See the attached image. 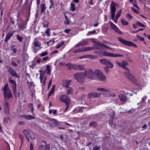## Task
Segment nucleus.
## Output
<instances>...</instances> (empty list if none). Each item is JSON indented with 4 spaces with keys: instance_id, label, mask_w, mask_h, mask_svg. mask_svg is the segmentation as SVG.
<instances>
[{
    "instance_id": "obj_48",
    "label": "nucleus",
    "mask_w": 150,
    "mask_h": 150,
    "mask_svg": "<svg viewBox=\"0 0 150 150\" xmlns=\"http://www.w3.org/2000/svg\"><path fill=\"white\" fill-rule=\"evenodd\" d=\"M126 17L129 19H132L133 18V16L129 13H128L126 15Z\"/></svg>"
},
{
    "instance_id": "obj_4",
    "label": "nucleus",
    "mask_w": 150,
    "mask_h": 150,
    "mask_svg": "<svg viewBox=\"0 0 150 150\" xmlns=\"http://www.w3.org/2000/svg\"><path fill=\"white\" fill-rule=\"evenodd\" d=\"M26 138L27 139L28 141H30L34 139L35 137V135L33 133V131L30 130H25L23 132Z\"/></svg>"
},
{
    "instance_id": "obj_25",
    "label": "nucleus",
    "mask_w": 150,
    "mask_h": 150,
    "mask_svg": "<svg viewBox=\"0 0 150 150\" xmlns=\"http://www.w3.org/2000/svg\"><path fill=\"white\" fill-rule=\"evenodd\" d=\"M55 88V85H54L52 86V88L51 89V91H50L48 96V97H50L51 96L52 94L54 93V90Z\"/></svg>"
},
{
    "instance_id": "obj_40",
    "label": "nucleus",
    "mask_w": 150,
    "mask_h": 150,
    "mask_svg": "<svg viewBox=\"0 0 150 150\" xmlns=\"http://www.w3.org/2000/svg\"><path fill=\"white\" fill-rule=\"evenodd\" d=\"M11 78H9L8 79V81L9 82L11 83L13 85V84H15L16 83V81L14 80H12Z\"/></svg>"
},
{
    "instance_id": "obj_63",
    "label": "nucleus",
    "mask_w": 150,
    "mask_h": 150,
    "mask_svg": "<svg viewBox=\"0 0 150 150\" xmlns=\"http://www.w3.org/2000/svg\"><path fill=\"white\" fill-rule=\"evenodd\" d=\"M24 124L25 122L23 121H20L18 122V124L19 125H23Z\"/></svg>"
},
{
    "instance_id": "obj_50",
    "label": "nucleus",
    "mask_w": 150,
    "mask_h": 150,
    "mask_svg": "<svg viewBox=\"0 0 150 150\" xmlns=\"http://www.w3.org/2000/svg\"><path fill=\"white\" fill-rule=\"evenodd\" d=\"M19 136L20 137V138L21 139V141H22V143H23V142L24 139V137L21 134H19Z\"/></svg>"
},
{
    "instance_id": "obj_11",
    "label": "nucleus",
    "mask_w": 150,
    "mask_h": 150,
    "mask_svg": "<svg viewBox=\"0 0 150 150\" xmlns=\"http://www.w3.org/2000/svg\"><path fill=\"white\" fill-rule=\"evenodd\" d=\"M103 55L112 57H123V55L118 54H114L112 53H109L106 51H103L102 52Z\"/></svg>"
},
{
    "instance_id": "obj_43",
    "label": "nucleus",
    "mask_w": 150,
    "mask_h": 150,
    "mask_svg": "<svg viewBox=\"0 0 150 150\" xmlns=\"http://www.w3.org/2000/svg\"><path fill=\"white\" fill-rule=\"evenodd\" d=\"M132 4L134 6L139 9V8L137 4L136 1L135 0H134L133 1V2L132 3Z\"/></svg>"
},
{
    "instance_id": "obj_37",
    "label": "nucleus",
    "mask_w": 150,
    "mask_h": 150,
    "mask_svg": "<svg viewBox=\"0 0 150 150\" xmlns=\"http://www.w3.org/2000/svg\"><path fill=\"white\" fill-rule=\"evenodd\" d=\"M71 6L70 7V10L72 11H74L75 10V7L74 4L72 2L71 4Z\"/></svg>"
},
{
    "instance_id": "obj_29",
    "label": "nucleus",
    "mask_w": 150,
    "mask_h": 150,
    "mask_svg": "<svg viewBox=\"0 0 150 150\" xmlns=\"http://www.w3.org/2000/svg\"><path fill=\"white\" fill-rule=\"evenodd\" d=\"M12 88L13 89V92L14 93V95H16V84H13L12 86Z\"/></svg>"
},
{
    "instance_id": "obj_62",
    "label": "nucleus",
    "mask_w": 150,
    "mask_h": 150,
    "mask_svg": "<svg viewBox=\"0 0 150 150\" xmlns=\"http://www.w3.org/2000/svg\"><path fill=\"white\" fill-rule=\"evenodd\" d=\"M11 64L14 67H17L18 66L17 64L14 61H12Z\"/></svg>"
},
{
    "instance_id": "obj_27",
    "label": "nucleus",
    "mask_w": 150,
    "mask_h": 150,
    "mask_svg": "<svg viewBox=\"0 0 150 150\" xmlns=\"http://www.w3.org/2000/svg\"><path fill=\"white\" fill-rule=\"evenodd\" d=\"M41 13H42L43 12H44V11L46 7H45V4H43L41 5Z\"/></svg>"
},
{
    "instance_id": "obj_49",
    "label": "nucleus",
    "mask_w": 150,
    "mask_h": 150,
    "mask_svg": "<svg viewBox=\"0 0 150 150\" xmlns=\"http://www.w3.org/2000/svg\"><path fill=\"white\" fill-rule=\"evenodd\" d=\"M48 54L47 52H44L40 54L41 57H43L47 55Z\"/></svg>"
},
{
    "instance_id": "obj_19",
    "label": "nucleus",
    "mask_w": 150,
    "mask_h": 150,
    "mask_svg": "<svg viewBox=\"0 0 150 150\" xmlns=\"http://www.w3.org/2000/svg\"><path fill=\"white\" fill-rule=\"evenodd\" d=\"M119 98L120 101L125 103L128 100L127 97L123 94H121L119 96Z\"/></svg>"
},
{
    "instance_id": "obj_13",
    "label": "nucleus",
    "mask_w": 150,
    "mask_h": 150,
    "mask_svg": "<svg viewBox=\"0 0 150 150\" xmlns=\"http://www.w3.org/2000/svg\"><path fill=\"white\" fill-rule=\"evenodd\" d=\"M93 49V47H81L75 50L74 51L73 53H76L89 51L92 50Z\"/></svg>"
},
{
    "instance_id": "obj_31",
    "label": "nucleus",
    "mask_w": 150,
    "mask_h": 150,
    "mask_svg": "<svg viewBox=\"0 0 150 150\" xmlns=\"http://www.w3.org/2000/svg\"><path fill=\"white\" fill-rule=\"evenodd\" d=\"M47 71V73L48 75L50 74V71H51V69L50 67V66L49 65H47L46 66V69L45 71Z\"/></svg>"
},
{
    "instance_id": "obj_47",
    "label": "nucleus",
    "mask_w": 150,
    "mask_h": 150,
    "mask_svg": "<svg viewBox=\"0 0 150 150\" xmlns=\"http://www.w3.org/2000/svg\"><path fill=\"white\" fill-rule=\"evenodd\" d=\"M45 33H46V35L47 36L49 37L50 36V30L49 28L47 29L45 31Z\"/></svg>"
},
{
    "instance_id": "obj_28",
    "label": "nucleus",
    "mask_w": 150,
    "mask_h": 150,
    "mask_svg": "<svg viewBox=\"0 0 150 150\" xmlns=\"http://www.w3.org/2000/svg\"><path fill=\"white\" fill-rule=\"evenodd\" d=\"M97 90L100 91H102L107 92H109L110 91V90L109 89H107L103 88H98L97 89Z\"/></svg>"
},
{
    "instance_id": "obj_9",
    "label": "nucleus",
    "mask_w": 150,
    "mask_h": 150,
    "mask_svg": "<svg viewBox=\"0 0 150 150\" xmlns=\"http://www.w3.org/2000/svg\"><path fill=\"white\" fill-rule=\"evenodd\" d=\"M118 39L122 43L125 45L130 46H133L136 48L137 47V46L135 44L132 42L125 40L122 38L119 37L118 38Z\"/></svg>"
},
{
    "instance_id": "obj_7",
    "label": "nucleus",
    "mask_w": 150,
    "mask_h": 150,
    "mask_svg": "<svg viewBox=\"0 0 150 150\" xmlns=\"http://www.w3.org/2000/svg\"><path fill=\"white\" fill-rule=\"evenodd\" d=\"M33 0H30V4H28V1L27 0L23 6L24 10L26 11L27 13V18H29L30 16V11L31 8V5Z\"/></svg>"
},
{
    "instance_id": "obj_54",
    "label": "nucleus",
    "mask_w": 150,
    "mask_h": 150,
    "mask_svg": "<svg viewBox=\"0 0 150 150\" xmlns=\"http://www.w3.org/2000/svg\"><path fill=\"white\" fill-rule=\"evenodd\" d=\"M49 59V57L48 56L46 57H44L42 59V62L46 61L48 60Z\"/></svg>"
},
{
    "instance_id": "obj_33",
    "label": "nucleus",
    "mask_w": 150,
    "mask_h": 150,
    "mask_svg": "<svg viewBox=\"0 0 150 150\" xmlns=\"http://www.w3.org/2000/svg\"><path fill=\"white\" fill-rule=\"evenodd\" d=\"M74 65V64H72L70 63H69L67 64V68L69 70H71V69H73Z\"/></svg>"
},
{
    "instance_id": "obj_64",
    "label": "nucleus",
    "mask_w": 150,
    "mask_h": 150,
    "mask_svg": "<svg viewBox=\"0 0 150 150\" xmlns=\"http://www.w3.org/2000/svg\"><path fill=\"white\" fill-rule=\"evenodd\" d=\"M70 31V29H66L64 30V32L66 33L67 34L69 33Z\"/></svg>"
},
{
    "instance_id": "obj_32",
    "label": "nucleus",
    "mask_w": 150,
    "mask_h": 150,
    "mask_svg": "<svg viewBox=\"0 0 150 150\" xmlns=\"http://www.w3.org/2000/svg\"><path fill=\"white\" fill-rule=\"evenodd\" d=\"M70 83V81H66L65 83L64 86L67 88H68Z\"/></svg>"
},
{
    "instance_id": "obj_41",
    "label": "nucleus",
    "mask_w": 150,
    "mask_h": 150,
    "mask_svg": "<svg viewBox=\"0 0 150 150\" xmlns=\"http://www.w3.org/2000/svg\"><path fill=\"white\" fill-rule=\"evenodd\" d=\"M121 22L124 25H128V23L125 20V19H121Z\"/></svg>"
},
{
    "instance_id": "obj_59",
    "label": "nucleus",
    "mask_w": 150,
    "mask_h": 150,
    "mask_svg": "<svg viewBox=\"0 0 150 150\" xmlns=\"http://www.w3.org/2000/svg\"><path fill=\"white\" fill-rule=\"evenodd\" d=\"M138 25L137 24V22H136V23L134 24H133V28H137L138 27Z\"/></svg>"
},
{
    "instance_id": "obj_53",
    "label": "nucleus",
    "mask_w": 150,
    "mask_h": 150,
    "mask_svg": "<svg viewBox=\"0 0 150 150\" xmlns=\"http://www.w3.org/2000/svg\"><path fill=\"white\" fill-rule=\"evenodd\" d=\"M64 23L65 25H69V21L68 19H65Z\"/></svg>"
},
{
    "instance_id": "obj_20",
    "label": "nucleus",
    "mask_w": 150,
    "mask_h": 150,
    "mask_svg": "<svg viewBox=\"0 0 150 150\" xmlns=\"http://www.w3.org/2000/svg\"><path fill=\"white\" fill-rule=\"evenodd\" d=\"M116 62L117 63V64L120 66L122 67L123 69L125 70H127L126 68H127L126 66L128 64L127 62L125 61H122V63L118 62L116 61Z\"/></svg>"
},
{
    "instance_id": "obj_2",
    "label": "nucleus",
    "mask_w": 150,
    "mask_h": 150,
    "mask_svg": "<svg viewBox=\"0 0 150 150\" xmlns=\"http://www.w3.org/2000/svg\"><path fill=\"white\" fill-rule=\"evenodd\" d=\"M4 90L3 95L5 101V103L4 105V112L7 114L9 113V104L8 102L6 101L7 98L9 99L12 96L9 88L8 86V84H6L5 85L4 88L3 89Z\"/></svg>"
},
{
    "instance_id": "obj_45",
    "label": "nucleus",
    "mask_w": 150,
    "mask_h": 150,
    "mask_svg": "<svg viewBox=\"0 0 150 150\" xmlns=\"http://www.w3.org/2000/svg\"><path fill=\"white\" fill-rule=\"evenodd\" d=\"M17 38L18 40L21 42L22 40L23 37L17 35Z\"/></svg>"
},
{
    "instance_id": "obj_24",
    "label": "nucleus",
    "mask_w": 150,
    "mask_h": 150,
    "mask_svg": "<svg viewBox=\"0 0 150 150\" xmlns=\"http://www.w3.org/2000/svg\"><path fill=\"white\" fill-rule=\"evenodd\" d=\"M49 146L48 144L45 146L40 145L39 146L40 150H50Z\"/></svg>"
},
{
    "instance_id": "obj_51",
    "label": "nucleus",
    "mask_w": 150,
    "mask_h": 150,
    "mask_svg": "<svg viewBox=\"0 0 150 150\" xmlns=\"http://www.w3.org/2000/svg\"><path fill=\"white\" fill-rule=\"evenodd\" d=\"M103 42L105 43L109 44V45H116V44H112V43L111 42H108L106 41H103Z\"/></svg>"
},
{
    "instance_id": "obj_10",
    "label": "nucleus",
    "mask_w": 150,
    "mask_h": 150,
    "mask_svg": "<svg viewBox=\"0 0 150 150\" xmlns=\"http://www.w3.org/2000/svg\"><path fill=\"white\" fill-rule=\"evenodd\" d=\"M100 62L101 63L106 65L109 68H112L114 67L113 64L108 60L105 59H100Z\"/></svg>"
},
{
    "instance_id": "obj_26",
    "label": "nucleus",
    "mask_w": 150,
    "mask_h": 150,
    "mask_svg": "<svg viewBox=\"0 0 150 150\" xmlns=\"http://www.w3.org/2000/svg\"><path fill=\"white\" fill-rule=\"evenodd\" d=\"M80 42L81 44V46H82L88 44V42L86 39L82 40Z\"/></svg>"
},
{
    "instance_id": "obj_1",
    "label": "nucleus",
    "mask_w": 150,
    "mask_h": 150,
    "mask_svg": "<svg viewBox=\"0 0 150 150\" xmlns=\"http://www.w3.org/2000/svg\"><path fill=\"white\" fill-rule=\"evenodd\" d=\"M86 77L87 76L89 78L93 79H98L101 81L105 80V77L101 71L98 69L95 70L94 73L92 69H90L85 71Z\"/></svg>"
},
{
    "instance_id": "obj_61",
    "label": "nucleus",
    "mask_w": 150,
    "mask_h": 150,
    "mask_svg": "<svg viewBox=\"0 0 150 150\" xmlns=\"http://www.w3.org/2000/svg\"><path fill=\"white\" fill-rule=\"evenodd\" d=\"M137 37L140 39V40L141 41H144V38L143 37H141L140 36L137 35Z\"/></svg>"
},
{
    "instance_id": "obj_46",
    "label": "nucleus",
    "mask_w": 150,
    "mask_h": 150,
    "mask_svg": "<svg viewBox=\"0 0 150 150\" xmlns=\"http://www.w3.org/2000/svg\"><path fill=\"white\" fill-rule=\"evenodd\" d=\"M137 22V24L138 25V26H140L141 27H145V25L143 24L140 23L139 22Z\"/></svg>"
},
{
    "instance_id": "obj_52",
    "label": "nucleus",
    "mask_w": 150,
    "mask_h": 150,
    "mask_svg": "<svg viewBox=\"0 0 150 150\" xmlns=\"http://www.w3.org/2000/svg\"><path fill=\"white\" fill-rule=\"evenodd\" d=\"M29 106L31 108V111L33 112L34 109V108L33 106V104L32 103L30 104H29Z\"/></svg>"
},
{
    "instance_id": "obj_15",
    "label": "nucleus",
    "mask_w": 150,
    "mask_h": 150,
    "mask_svg": "<svg viewBox=\"0 0 150 150\" xmlns=\"http://www.w3.org/2000/svg\"><path fill=\"white\" fill-rule=\"evenodd\" d=\"M61 101L65 103L66 104L70 103V99L66 95H62L60 98Z\"/></svg>"
},
{
    "instance_id": "obj_38",
    "label": "nucleus",
    "mask_w": 150,
    "mask_h": 150,
    "mask_svg": "<svg viewBox=\"0 0 150 150\" xmlns=\"http://www.w3.org/2000/svg\"><path fill=\"white\" fill-rule=\"evenodd\" d=\"M89 125L92 127H95L97 125V124L95 122H92L89 124Z\"/></svg>"
},
{
    "instance_id": "obj_17",
    "label": "nucleus",
    "mask_w": 150,
    "mask_h": 150,
    "mask_svg": "<svg viewBox=\"0 0 150 150\" xmlns=\"http://www.w3.org/2000/svg\"><path fill=\"white\" fill-rule=\"evenodd\" d=\"M73 69L76 70L83 71L85 70V68L83 65L74 64V65L73 66Z\"/></svg>"
},
{
    "instance_id": "obj_23",
    "label": "nucleus",
    "mask_w": 150,
    "mask_h": 150,
    "mask_svg": "<svg viewBox=\"0 0 150 150\" xmlns=\"http://www.w3.org/2000/svg\"><path fill=\"white\" fill-rule=\"evenodd\" d=\"M15 31L7 33L6 35L4 41L5 42H7L10 39V38L12 36L13 33H14Z\"/></svg>"
},
{
    "instance_id": "obj_57",
    "label": "nucleus",
    "mask_w": 150,
    "mask_h": 150,
    "mask_svg": "<svg viewBox=\"0 0 150 150\" xmlns=\"http://www.w3.org/2000/svg\"><path fill=\"white\" fill-rule=\"evenodd\" d=\"M132 10L135 13H138V11L135 9L134 8V7H132L131 8Z\"/></svg>"
},
{
    "instance_id": "obj_8",
    "label": "nucleus",
    "mask_w": 150,
    "mask_h": 150,
    "mask_svg": "<svg viewBox=\"0 0 150 150\" xmlns=\"http://www.w3.org/2000/svg\"><path fill=\"white\" fill-rule=\"evenodd\" d=\"M117 5V4L115 3L113 1L111 3L110 7L111 19H115V13L116 11V5Z\"/></svg>"
},
{
    "instance_id": "obj_39",
    "label": "nucleus",
    "mask_w": 150,
    "mask_h": 150,
    "mask_svg": "<svg viewBox=\"0 0 150 150\" xmlns=\"http://www.w3.org/2000/svg\"><path fill=\"white\" fill-rule=\"evenodd\" d=\"M64 42L63 41H62L60 43L58 44L57 46V48L58 49L62 45H64Z\"/></svg>"
},
{
    "instance_id": "obj_22",
    "label": "nucleus",
    "mask_w": 150,
    "mask_h": 150,
    "mask_svg": "<svg viewBox=\"0 0 150 150\" xmlns=\"http://www.w3.org/2000/svg\"><path fill=\"white\" fill-rule=\"evenodd\" d=\"M100 95V93H97L96 92H92L90 93L88 95V97L89 98L93 97L94 98L99 97Z\"/></svg>"
},
{
    "instance_id": "obj_55",
    "label": "nucleus",
    "mask_w": 150,
    "mask_h": 150,
    "mask_svg": "<svg viewBox=\"0 0 150 150\" xmlns=\"http://www.w3.org/2000/svg\"><path fill=\"white\" fill-rule=\"evenodd\" d=\"M50 3L51 4V5L50 6V8H52V6H54V2L53 1H52V0H50Z\"/></svg>"
},
{
    "instance_id": "obj_56",
    "label": "nucleus",
    "mask_w": 150,
    "mask_h": 150,
    "mask_svg": "<svg viewBox=\"0 0 150 150\" xmlns=\"http://www.w3.org/2000/svg\"><path fill=\"white\" fill-rule=\"evenodd\" d=\"M100 147L99 146H96L93 149V150H100Z\"/></svg>"
},
{
    "instance_id": "obj_12",
    "label": "nucleus",
    "mask_w": 150,
    "mask_h": 150,
    "mask_svg": "<svg viewBox=\"0 0 150 150\" xmlns=\"http://www.w3.org/2000/svg\"><path fill=\"white\" fill-rule=\"evenodd\" d=\"M7 71L12 76L16 78H19V75L16 73L15 70L13 68L8 66L7 67Z\"/></svg>"
},
{
    "instance_id": "obj_60",
    "label": "nucleus",
    "mask_w": 150,
    "mask_h": 150,
    "mask_svg": "<svg viewBox=\"0 0 150 150\" xmlns=\"http://www.w3.org/2000/svg\"><path fill=\"white\" fill-rule=\"evenodd\" d=\"M34 147L33 144L30 143V150H33Z\"/></svg>"
},
{
    "instance_id": "obj_6",
    "label": "nucleus",
    "mask_w": 150,
    "mask_h": 150,
    "mask_svg": "<svg viewBox=\"0 0 150 150\" xmlns=\"http://www.w3.org/2000/svg\"><path fill=\"white\" fill-rule=\"evenodd\" d=\"M103 47L114 51V50L112 48L105 45L104 44L100 42H97L96 43L94 46L95 48L97 50H105L103 48Z\"/></svg>"
},
{
    "instance_id": "obj_58",
    "label": "nucleus",
    "mask_w": 150,
    "mask_h": 150,
    "mask_svg": "<svg viewBox=\"0 0 150 150\" xmlns=\"http://www.w3.org/2000/svg\"><path fill=\"white\" fill-rule=\"evenodd\" d=\"M109 67H108V66L107 67H105L104 68V69L107 73H108V71H109Z\"/></svg>"
},
{
    "instance_id": "obj_34",
    "label": "nucleus",
    "mask_w": 150,
    "mask_h": 150,
    "mask_svg": "<svg viewBox=\"0 0 150 150\" xmlns=\"http://www.w3.org/2000/svg\"><path fill=\"white\" fill-rule=\"evenodd\" d=\"M49 23L47 21H45L43 23V27L45 28H47L49 26Z\"/></svg>"
},
{
    "instance_id": "obj_36",
    "label": "nucleus",
    "mask_w": 150,
    "mask_h": 150,
    "mask_svg": "<svg viewBox=\"0 0 150 150\" xmlns=\"http://www.w3.org/2000/svg\"><path fill=\"white\" fill-rule=\"evenodd\" d=\"M34 45L35 47H39L41 45L39 42L35 40L34 42Z\"/></svg>"
},
{
    "instance_id": "obj_16",
    "label": "nucleus",
    "mask_w": 150,
    "mask_h": 150,
    "mask_svg": "<svg viewBox=\"0 0 150 150\" xmlns=\"http://www.w3.org/2000/svg\"><path fill=\"white\" fill-rule=\"evenodd\" d=\"M48 122L50 126L52 127H56L59 124L57 120L54 119H50Z\"/></svg>"
},
{
    "instance_id": "obj_18",
    "label": "nucleus",
    "mask_w": 150,
    "mask_h": 150,
    "mask_svg": "<svg viewBox=\"0 0 150 150\" xmlns=\"http://www.w3.org/2000/svg\"><path fill=\"white\" fill-rule=\"evenodd\" d=\"M19 117L22 120L25 119L26 120H30L33 119L35 118L33 116L31 115H23L19 116Z\"/></svg>"
},
{
    "instance_id": "obj_14",
    "label": "nucleus",
    "mask_w": 150,
    "mask_h": 150,
    "mask_svg": "<svg viewBox=\"0 0 150 150\" xmlns=\"http://www.w3.org/2000/svg\"><path fill=\"white\" fill-rule=\"evenodd\" d=\"M109 23L110 26L112 30L120 34H122V33L119 30L117 26L112 22L110 21Z\"/></svg>"
},
{
    "instance_id": "obj_21",
    "label": "nucleus",
    "mask_w": 150,
    "mask_h": 150,
    "mask_svg": "<svg viewBox=\"0 0 150 150\" xmlns=\"http://www.w3.org/2000/svg\"><path fill=\"white\" fill-rule=\"evenodd\" d=\"M28 20L29 19H27L26 23L24 22H23L18 25L19 30V31H23L26 28L27 22Z\"/></svg>"
},
{
    "instance_id": "obj_30",
    "label": "nucleus",
    "mask_w": 150,
    "mask_h": 150,
    "mask_svg": "<svg viewBox=\"0 0 150 150\" xmlns=\"http://www.w3.org/2000/svg\"><path fill=\"white\" fill-rule=\"evenodd\" d=\"M72 91V88L71 87H68L66 89V92L68 95L71 93Z\"/></svg>"
},
{
    "instance_id": "obj_3",
    "label": "nucleus",
    "mask_w": 150,
    "mask_h": 150,
    "mask_svg": "<svg viewBox=\"0 0 150 150\" xmlns=\"http://www.w3.org/2000/svg\"><path fill=\"white\" fill-rule=\"evenodd\" d=\"M126 69L127 71H125L124 72V75L125 77L135 85L137 86L139 85V84L137 82L135 77L133 75L130 74L129 69L127 68H126Z\"/></svg>"
},
{
    "instance_id": "obj_44",
    "label": "nucleus",
    "mask_w": 150,
    "mask_h": 150,
    "mask_svg": "<svg viewBox=\"0 0 150 150\" xmlns=\"http://www.w3.org/2000/svg\"><path fill=\"white\" fill-rule=\"evenodd\" d=\"M40 82L42 83V76H43V75L42 74V71L41 70H40Z\"/></svg>"
},
{
    "instance_id": "obj_5",
    "label": "nucleus",
    "mask_w": 150,
    "mask_h": 150,
    "mask_svg": "<svg viewBox=\"0 0 150 150\" xmlns=\"http://www.w3.org/2000/svg\"><path fill=\"white\" fill-rule=\"evenodd\" d=\"M74 77L78 82L82 83L83 82L84 79L86 77V75L84 73H77L74 74Z\"/></svg>"
},
{
    "instance_id": "obj_42",
    "label": "nucleus",
    "mask_w": 150,
    "mask_h": 150,
    "mask_svg": "<svg viewBox=\"0 0 150 150\" xmlns=\"http://www.w3.org/2000/svg\"><path fill=\"white\" fill-rule=\"evenodd\" d=\"M55 42V41L54 40H50L48 42H47V44L49 46L50 45H51L53 44V43Z\"/></svg>"
},
{
    "instance_id": "obj_35",
    "label": "nucleus",
    "mask_w": 150,
    "mask_h": 150,
    "mask_svg": "<svg viewBox=\"0 0 150 150\" xmlns=\"http://www.w3.org/2000/svg\"><path fill=\"white\" fill-rule=\"evenodd\" d=\"M121 12L122 11L121 10H119L117 12L115 16V19H117L120 16Z\"/></svg>"
}]
</instances>
